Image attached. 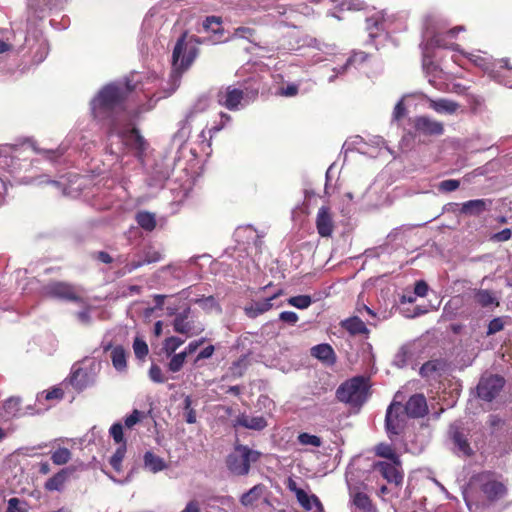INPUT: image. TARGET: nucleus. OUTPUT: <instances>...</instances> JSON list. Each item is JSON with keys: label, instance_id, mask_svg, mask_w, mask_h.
I'll return each mask as SVG.
<instances>
[{"label": "nucleus", "instance_id": "f257e3e1", "mask_svg": "<svg viewBox=\"0 0 512 512\" xmlns=\"http://www.w3.org/2000/svg\"><path fill=\"white\" fill-rule=\"evenodd\" d=\"M132 92V87L127 84L125 86L108 84L104 86L91 101V111L95 119H108L109 123L113 119L117 124L127 121L126 116V100Z\"/></svg>", "mask_w": 512, "mask_h": 512}, {"label": "nucleus", "instance_id": "f03ea898", "mask_svg": "<svg viewBox=\"0 0 512 512\" xmlns=\"http://www.w3.org/2000/svg\"><path fill=\"white\" fill-rule=\"evenodd\" d=\"M107 133L109 136H118L121 139L123 145L133 153L134 157L141 164L145 163L146 152L149 148V143L140 134L138 128H120V124H117L116 120L113 119L109 124Z\"/></svg>", "mask_w": 512, "mask_h": 512}, {"label": "nucleus", "instance_id": "7ed1b4c3", "mask_svg": "<svg viewBox=\"0 0 512 512\" xmlns=\"http://www.w3.org/2000/svg\"><path fill=\"white\" fill-rule=\"evenodd\" d=\"M370 396L369 378L355 376L343 382L336 390V398L352 407H361Z\"/></svg>", "mask_w": 512, "mask_h": 512}, {"label": "nucleus", "instance_id": "20e7f679", "mask_svg": "<svg viewBox=\"0 0 512 512\" xmlns=\"http://www.w3.org/2000/svg\"><path fill=\"white\" fill-rule=\"evenodd\" d=\"M261 453L250 449L246 445H235L234 452L226 458V466L228 470L236 476H245L250 471V464L257 462Z\"/></svg>", "mask_w": 512, "mask_h": 512}, {"label": "nucleus", "instance_id": "39448f33", "mask_svg": "<svg viewBox=\"0 0 512 512\" xmlns=\"http://www.w3.org/2000/svg\"><path fill=\"white\" fill-rule=\"evenodd\" d=\"M473 480L489 503L497 502L507 494L506 485L491 471L480 472L473 477Z\"/></svg>", "mask_w": 512, "mask_h": 512}, {"label": "nucleus", "instance_id": "423d86ee", "mask_svg": "<svg viewBox=\"0 0 512 512\" xmlns=\"http://www.w3.org/2000/svg\"><path fill=\"white\" fill-rule=\"evenodd\" d=\"M81 289L69 282L52 281L43 287L45 296L69 302H82Z\"/></svg>", "mask_w": 512, "mask_h": 512}, {"label": "nucleus", "instance_id": "0eeeda50", "mask_svg": "<svg viewBox=\"0 0 512 512\" xmlns=\"http://www.w3.org/2000/svg\"><path fill=\"white\" fill-rule=\"evenodd\" d=\"M406 417L401 402L393 400L388 406L385 415V428L390 439L400 435L406 427Z\"/></svg>", "mask_w": 512, "mask_h": 512}, {"label": "nucleus", "instance_id": "6e6552de", "mask_svg": "<svg viewBox=\"0 0 512 512\" xmlns=\"http://www.w3.org/2000/svg\"><path fill=\"white\" fill-rule=\"evenodd\" d=\"M504 385L505 379L500 375H483L476 387L477 395L480 399L491 402L499 395Z\"/></svg>", "mask_w": 512, "mask_h": 512}, {"label": "nucleus", "instance_id": "1a4fd4ad", "mask_svg": "<svg viewBox=\"0 0 512 512\" xmlns=\"http://www.w3.org/2000/svg\"><path fill=\"white\" fill-rule=\"evenodd\" d=\"M191 309L188 307L182 312L176 314L172 325L176 333L186 335L187 337L197 336L204 331V326L190 317Z\"/></svg>", "mask_w": 512, "mask_h": 512}, {"label": "nucleus", "instance_id": "9d476101", "mask_svg": "<svg viewBox=\"0 0 512 512\" xmlns=\"http://www.w3.org/2000/svg\"><path fill=\"white\" fill-rule=\"evenodd\" d=\"M244 100V91L233 85L220 88L216 94L217 103L230 111L239 110L243 106L242 102Z\"/></svg>", "mask_w": 512, "mask_h": 512}, {"label": "nucleus", "instance_id": "9b49d317", "mask_svg": "<svg viewBox=\"0 0 512 512\" xmlns=\"http://www.w3.org/2000/svg\"><path fill=\"white\" fill-rule=\"evenodd\" d=\"M185 39L186 33L177 40L172 53V64L178 72L187 70L196 57L195 48H191L186 54H184L187 49Z\"/></svg>", "mask_w": 512, "mask_h": 512}, {"label": "nucleus", "instance_id": "f8f14e48", "mask_svg": "<svg viewBox=\"0 0 512 512\" xmlns=\"http://www.w3.org/2000/svg\"><path fill=\"white\" fill-rule=\"evenodd\" d=\"M414 137L417 136H440L444 133V125L440 121L431 119L428 116H417L412 120Z\"/></svg>", "mask_w": 512, "mask_h": 512}, {"label": "nucleus", "instance_id": "ddd939ff", "mask_svg": "<svg viewBox=\"0 0 512 512\" xmlns=\"http://www.w3.org/2000/svg\"><path fill=\"white\" fill-rule=\"evenodd\" d=\"M448 435L458 453L463 456L470 457L474 451L469 442L470 432L459 424H451Z\"/></svg>", "mask_w": 512, "mask_h": 512}, {"label": "nucleus", "instance_id": "4468645a", "mask_svg": "<svg viewBox=\"0 0 512 512\" xmlns=\"http://www.w3.org/2000/svg\"><path fill=\"white\" fill-rule=\"evenodd\" d=\"M401 465L400 459H398L397 464L395 461H377L373 463L372 468L374 471L379 472L388 483L400 485L403 481Z\"/></svg>", "mask_w": 512, "mask_h": 512}, {"label": "nucleus", "instance_id": "2eb2a0df", "mask_svg": "<svg viewBox=\"0 0 512 512\" xmlns=\"http://www.w3.org/2000/svg\"><path fill=\"white\" fill-rule=\"evenodd\" d=\"M78 466L70 465L60 469L44 483V489L48 492H62L66 482L77 471Z\"/></svg>", "mask_w": 512, "mask_h": 512}, {"label": "nucleus", "instance_id": "dca6fc26", "mask_svg": "<svg viewBox=\"0 0 512 512\" xmlns=\"http://www.w3.org/2000/svg\"><path fill=\"white\" fill-rule=\"evenodd\" d=\"M489 75L499 83L512 88V66L509 64L508 59H498L492 63V68L489 70Z\"/></svg>", "mask_w": 512, "mask_h": 512}, {"label": "nucleus", "instance_id": "f3484780", "mask_svg": "<svg viewBox=\"0 0 512 512\" xmlns=\"http://www.w3.org/2000/svg\"><path fill=\"white\" fill-rule=\"evenodd\" d=\"M69 382L78 391H82L93 384L94 378L90 370L74 364L71 369Z\"/></svg>", "mask_w": 512, "mask_h": 512}, {"label": "nucleus", "instance_id": "a211bd4d", "mask_svg": "<svg viewBox=\"0 0 512 512\" xmlns=\"http://www.w3.org/2000/svg\"><path fill=\"white\" fill-rule=\"evenodd\" d=\"M316 229L321 237H330L334 231V221L328 206L319 208L316 216Z\"/></svg>", "mask_w": 512, "mask_h": 512}, {"label": "nucleus", "instance_id": "6ab92c4d", "mask_svg": "<svg viewBox=\"0 0 512 512\" xmlns=\"http://www.w3.org/2000/svg\"><path fill=\"white\" fill-rule=\"evenodd\" d=\"M403 409L410 418H421L428 413V405L423 394H414L406 402Z\"/></svg>", "mask_w": 512, "mask_h": 512}, {"label": "nucleus", "instance_id": "aec40b11", "mask_svg": "<svg viewBox=\"0 0 512 512\" xmlns=\"http://www.w3.org/2000/svg\"><path fill=\"white\" fill-rule=\"evenodd\" d=\"M491 199H474L461 204L460 214L465 216H480L486 211H489L492 206Z\"/></svg>", "mask_w": 512, "mask_h": 512}, {"label": "nucleus", "instance_id": "412c9836", "mask_svg": "<svg viewBox=\"0 0 512 512\" xmlns=\"http://www.w3.org/2000/svg\"><path fill=\"white\" fill-rule=\"evenodd\" d=\"M234 427H244L255 431H261L267 427V421L263 416L251 417L242 413L236 417L233 423Z\"/></svg>", "mask_w": 512, "mask_h": 512}, {"label": "nucleus", "instance_id": "4be33fe9", "mask_svg": "<svg viewBox=\"0 0 512 512\" xmlns=\"http://www.w3.org/2000/svg\"><path fill=\"white\" fill-rule=\"evenodd\" d=\"M281 294V291L275 293L273 296L266 298L262 301H257L244 308L246 315L249 318H256L259 315L269 311L272 307V300L277 298Z\"/></svg>", "mask_w": 512, "mask_h": 512}, {"label": "nucleus", "instance_id": "5701e85b", "mask_svg": "<svg viewBox=\"0 0 512 512\" xmlns=\"http://www.w3.org/2000/svg\"><path fill=\"white\" fill-rule=\"evenodd\" d=\"M111 349V361L113 364V367L119 371H125L127 369V352L121 345H117L115 347H112L111 344H108L104 350L107 351Z\"/></svg>", "mask_w": 512, "mask_h": 512}, {"label": "nucleus", "instance_id": "b1692460", "mask_svg": "<svg viewBox=\"0 0 512 512\" xmlns=\"http://www.w3.org/2000/svg\"><path fill=\"white\" fill-rule=\"evenodd\" d=\"M341 327L352 336L369 334V329L358 316H352L341 321Z\"/></svg>", "mask_w": 512, "mask_h": 512}, {"label": "nucleus", "instance_id": "393cba45", "mask_svg": "<svg viewBox=\"0 0 512 512\" xmlns=\"http://www.w3.org/2000/svg\"><path fill=\"white\" fill-rule=\"evenodd\" d=\"M311 355L327 364H334L336 360L333 348L326 343L313 346L311 348Z\"/></svg>", "mask_w": 512, "mask_h": 512}, {"label": "nucleus", "instance_id": "a878e982", "mask_svg": "<svg viewBox=\"0 0 512 512\" xmlns=\"http://www.w3.org/2000/svg\"><path fill=\"white\" fill-rule=\"evenodd\" d=\"M352 504L355 508L361 512H367L375 509L376 506L373 504L371 498L364 492L355 491L351 493Z\"/></svg>", "mask_w": 512, "mask_h": 512}, {"label": "nucleus", "instance_id": "bb28decb", "mask_svg": "<svg viewBox=\"0 0 512 512\" xmlns=\"http://www.w3.org/2000/svg\"><path fill=\"white\" fill-rule=\"evenodd\" d=\"M445 369V362L441 359H434L425 362L420 368V375L424 378L434 377Z\"/></svg>", "mask_w": 512, "mask_h": 512}, {"label": "nucleus", "instance_id": "cd10ccee", "mask_svg": "<svg viewBox=\"0 0 512 512\" xmlns=\"http://www.w3.org/2000/svg\"><path fill=\"white\" fill-rule=\"evenodd\" d=\"M144 466L152 473L160 472L167 467L164 459L151 451H147L144 454Z\"/></svg>", "mask_w": 512, "mask_h": 512}, {"label": "nucleus", "instance_id": "c85d7f7f", "mask_svg": "<svg viewBox=\"0 0 512 512\" xmlns=\"http://www.w3.org/2000/svg\"><path fill=\"white\" fill-rule=\"evenodd\" d=\"M264 491H265V486L261 483L253 486L249 491H247L246 493H244L241 496V498H240L241 504L245 507L252 506L255 502H257L261 498Z\"/></svg>", "mask_w": 512, "mask_h": 512}, {"label": "nucleus", "instance_id": "c756f323", "mask_svg": "<svg viewBox=\"0 0 512 512\" xmlns=\"http://www.w3.org/2000/svg\"><path fill=\"white\" fill-rule=\"evenodd\" d=\"M429 106L438 113L448 114L455 113L459 107L458 103L448 99L430 100Z\"/></svg>", "mask_w": 512, "mask_h": 512}, {"label": "nucleus", "instance_id": "7c9ffc66", "mask_svg": "<svg viewBox=\"0 0 512 512\" xmlns=\"http://www.w3.org/2000/svg\"><path fill=\"white\" fill-rule=\"evenodd\" d=\"M475 301L481 307L486 308L491 305L499 306V301L494 294L486 289H479L475 292Z\"/></svg>", "mask_w": 512, "mask_h": 512}, {"label": "nucleus", "instance_id": "2f4dec72", "mask_svg": "<svg viewBox=\"0 0 512 512\" xmlns=\"http://www.w3.org/2000/svg\"><path fill=\"white\" fill-rule=\"evenodd\" d=\"M451 36L446 33H438L432 38V42L438 48L460 51V45L451 41Z\"/></svg>", "mask_w": 512, "mask_h": 512}, {"label": "nucleus", "instance_id": "473e14b6", "mask_svg": "<svg viewBox=\"0 0 512 512\" xmlns=\"http://www.w3.org/2000/svg\"><path fill=\"white\" fill-rule=\"evenodd\" d=\"M136 222L145 231H153L156 227L155 215L148 211L138 212L136 215Z\"/></svg>", "mask_w": 512, "mask_h": 512}, {"label": "nucleus", "instance_id": "72a5a7b5", "mask_svg": "<svg viewBox=\"0 0 512 512\" xmlns=\"http://www.w3.org/2000/svg\"><path fill=\"white\" fill-rule=\"evenodd\" d=\"M203 28L206 32H211L214 35L222 36L224 33L222 18L219 16H207L203 21Z\"/></svg>", "mask_w": 512, "mask_h": 512}, {"label": "nucleus", "instance_id": "f704fd0d", "mask_svg": "<svg viewBox=\"0 0 512 512\" xmlns=\"http://www.w3.org/2000/svg\"><path fill=\"white\" fill-rule=\"evenodd\" d=\"M375 453L377 456L386 458L389 461H395L397 464L399 455L396 453L394 448L390 444L380 443L375 447Z\"/></svg>", "mask_w": 512, "mask_h": 512}, {"label": "nucleus", "instance_id": "c9c22d12", "mask_svg": "<svg viewBox=\"0 0 512 512\" xmlns=\"http://www.w3.org/2000/svg\"><path fill=\"white\" fill-rule=\"evenodd\" d=\"M72 458L71 451L66 447H59L51 453V460L55 465H66Z\"/></svg>", "mask_w": 512, "mask_h": 512}, {"label": "nucleus", "instance_id": "e433bc0d", "mask_svg": "<svg viewBox=\"0 0 512 512\" xmlns=\"http://www.w3.org/2000/svg\"><path fill=\"white\" fill-rule=\"evenodd\" d=\"M20 409L21 399L19 397H10L3 403V410L8 418L15 417Z\"/></svg>", "mask_w": 512, "mask_h": 512}, {"label": "nucleus", "instance_id": "4c0bfd02", "mask_svg": "<svg viewBox=\"0 0 512 512\" xmlns=\"http://www.w3.org/2000/svg\"><path fill=\"white\" fill-rule=\"evenodd\" d=\"M296 498L298 502L301 504V506L309 511L312 509V501L319 507H322L321 502L319 501L318 497L315 495H312L311 497L302 489L299 491H296Z\"/></svg>", "mask_w": 512, "mask_h": 512}, {"label": "nucleus", "instance_id": "58836bf2", "mask_svg": "<svg viewBox=\"0 0 512 512\" xmlns=\"http://www.w3.org/2000/svg\"><path fill=\"white\" fill-rule=\"evenodd\" d=\"M125 453L126 445L122 444L116 449V451L110 458L109 463L116 472H121L122 470V461L125 457Z\"/></svg>", "mask_w": 512, "mask_h": 512}, {"label": "nucleus", "instance_id": "ea45409f", "mask_svg": "<svg viewBox=\"0 0 512 512\" xmlns=\"http://www.w3.org/2000/svg\"><path fill=\"white\" fill-rule=\"evenodd\" d=\"M132 347H133V352L135 354V357L140 361H144L149 353V348H148L147 343L140 337H136L133 341Z\"/></svg>", "mask_w": 512, "mask_h": 512}, {"label": "nucleus", "instance_id": "a19ab883", "mask_svg": "<svg viewBox=\"0 0 512 512\" xmlns=\"http://www.w3.org/2000/svg\"><path fill=\"white\" fill-rule=\"evenodd\" d=\"M183 343V339L171 336L164 340L162 349L167 356H171Z\"/></svg>", "mask_w": 512, "mask_h": 512}, {"label": "nucleus", "instance_id": "79ce46f5", "mask_svg": "<svg viewBox=\"0 0 512 512\" xmlns=\"http://www.w3.org/2000/svg\"><path fill=\"white\" fill-rule=\"evenodd\" d=\"M163 259V254L154 247L149 246L143 250V258L145 265L159 262Z\"/></svg>", "mask_w": 512, "mask_h": 512}, {"label": "nucleus", "instance_id": "37998d69", "mask_svg": "<svg viewBox=\"0 0 512 512\" xmlns=\"http://www.w3.org/2000/svg\"><path fill=\"white\" fill-rule=\"evenodd\" d=\"M183 409H184L185 421L188 424L196 423L197 416H196V411L192 408V398H191V396H186L184 398Z\"/></svg>", "mask_w": 512, "mask_h": 512}, {"label": "nucleus", "instance_id": "c03bdc74", "mask_svg": "<svg viewBox=\"0 0 512 512\" xmlns=\"http://www.w3.org/2000/svg\"><path fill=\"white\" fill-rule=\"evenodd\" d=\"M186 357V353L183 352L173 354L172 358L170 359L167 365L168 370L173 373L179 372L185 363Z\"/></svg>", "mask_w": 512, "mask_h": 512}, {"label": "nucleus", "instance_id": "a18cd8bd", "mask_svg": "<svg viewBox=\"0 0 512 512\" xmlns=\"http://www.w3.org/2000/svg\"><path fill=\"white\" fill-rule=\"evenodd\" d=\"M231 120L232 118L229 114L221 112L219 122L215 123L208 129L209 137L212 138L216 133L224 129Z\"/></svg>", "mask_w": 512, "mask_h": 512}, {"label": "nucleus", "instance_id": "49530a36", "mask_svg": "<svg viewBox=\"0 0 512 512\" xmlns=\"http://www.w3.org/2000/svg\"><path fill=\"white\" fill-rule=\"evenodd\" d=\"M312 303V299L309 295H298L288 299V304L298 309H306Z\"/></svg>", "mask_w": 512, "mask_h": 512}, {"label": "nucleus", "instance_id": "de8ad7c7", "mask_svg": "<svg viewBox=\"0 0 512 512\" xmlns=\"http://www.w3.org/2000/svg\"><path fill=\"white\" fill-rule=\"evenodd\" d=\"M298 442L301 445H311L314 447H320L322 445L321 438L316 435H311L309 433L303 432L300 433L297 437Z\"/></svg>", "mask_w": 512, "mask_h": 512}, {"label": "nucleus", "instance_id": "09e8293b", "mask_svg": "<svg viewBox=\"0 0 512 512\" xmlns=\"http://www.w3.org/2000/svg\"><path fill=\"white\" fill-rule=\"evenodd\" d=\"M109 433L111 435V437L113 438V440L117 443V444H125L126 445V442L124 440V433H123V426L121 423H114L110 429H109Z\"/></svg>", "mask_w": 512, "mask_h": 512}, {"label": "nucleus", "instance_id": "8fccbe9b", "mask_svg": "<svg viewBox=\"0 0 512 512\" xmlns=\"http://www.w3.org/2000/svg\"><path fill=\"white\" fill-rule=\"evenodd\" d=\"M504 329V321L501 317H496L492 319L487 327V336L496 334L497 332H500Z\"/></svg>", "mask_w": 512, "mask_h": 512}, {"label": "nucleus", "instance_id": "3c124183", "mask_svg": "<svg viewBox=\"0 0 512 512\" xmlns=\"http://www.w3.org/2000/svg\"><path fill=\"white\" fill-rule=\"evenodd\" d=\"M149 377L155 383H164L167 380L164 377L161 368L156 364L151 365L149 369Z\"/></svg>", "mask_w": 512, "mask_h": 512}, {"label": "nucleus", "instance_id": "603ef678", "mask_svg": "<svg viewBox=\"0 0 512 512\" xmlns=\"http://www.w3.org/2000/svg\"><path fill=\"white\" fill-rule=\"evenodd\" d=\"M256 31L250 27H238L234 30L233 38L239 37L251 41V37L255 35Z\"/></svg>", "mask_w": 512, "mask_h": 512}, {"label": "nucleus", "instance_id": "864d4df0", "mask_svg": "<svg viewBox=\"0 0 512 512\" xmlns=\"http://www.w3.org/2000/svg\"><path fill=\"white\" fill-rule=\"evenodd\" d=\"M460 181L456 179H447L439 184V189L443 192H452L459 188Z\"/></svg>", "mask_w": 512, "mask_h": 512}, {"label": "nucleus", "instance_id": "5fc2aeb1", "mask_svg": "<svg viewBox=\"0 0 512 512\" xmlns=\"http://www.w3.org/2000/svg\"><path fill=\"white\" fill-rule=\"evenodd\" d=\"M279 319L285 323H288L290 325H294L297 323L299 317L298 315L293 311H283L279 314Z\"/></svg>", "mask_w": 512, "mask_h": 512}, {"label": "nucleus", "instance_id": "6e6d98bb", "mask_svg": "<svg viewBox=\"0 0 512 512\" xmlns=\"http://www.w3.org/2000/svg\"><path fill=\"white\" fill-rule=\"evenodd\" d=\"M429 286L424 280H418L414 286V293L416 296L425 297L428 293Z\"/></svg>", "mask_w": 512, "mask_h": 512}, {"label": "nucleus", "instance_id": "4d7b16f0", "mask_svg": "<svg viewBox=\"0 0 512 512\" xmlns=\"http://www.w3.org/2000/svg\"><path fill=\"white\" fill-rule=\"evenodd\" d=\"M141 418V412L137 409L133 410V412L125 418V426L127 428H132L136 425Z\"/></svg>", "mask_w": 512, "mask_h": 512}, {"label": "nucleus", "instance_id": "13d9d810", "mask_svg": "<svg viewBox=\"0 0 512 512\" xmlns=\"http://www.w3.org/2000/svg\"><path fill=\"white\" fill-rule=\"evenodd\" d=\"M64 397V392L61 388L54 387L51 390H48L45 395L46 400H52V399H62Z\"/></svg>", "mask_w": 512, "mask_h": 512}, {"label": "nucleus", "instance_id": "bf43d9fd", "mask_svg": "<svg viewBox=\"0 0 512 512\" xmlns=\"http://www.w3.org/2000/svg\"><path fill=\"white\" fill-rule=\"evenodd\" d=\"M511 238V230L509 228H505L497 233H495L492 237L493 240L498 242H505Z\"/></svg>", "mask_w": 512, "mask_h": 512}, {"label": "nucleus", "instance_id": "052dcab7", "mask_svg": "<svg viewBox=\"0 0 512 512\" xmlns=\"http://www.w3.org/2000/svg\"><path fill=\"white\" fill-rule=\"evenodd\" d=\"M405 113H406V107H405L403 101H399L394 107L393 118L395 120H400L401 118H403L405 116Z\"/></svg>", "mask_w": 512, "mask_h": 512}, {"label": "nucleus", "instance_id": "680f3d73", "mask_svg": "<svg viewBox=\"0 0 512 512\" xmlns=\"http://www.w3.org/2000/svg\"><path fill=\"white\" fill-rule=\"evenodd\" d=\"M215 351V348L213 345H209L207 347H205L203 350H201L199 352V354L197 355L196 359H195V364L201 360V359H207V358H210L213 353Z\"/></svg>", "mask_w": 512, "mask_h": 512}, {"label": "nucleus", "instance_id": "e2e57ef3", "mask_svg": "<svg viewBox=\"0 0 512 512\" xmlns=\"http://www.w3.org/2000/svg\"><path fill=\"white\" fill-rule=\"evenodd\" d=\"M93 258L105 264H110L113 262L111 255L105 251H98L94 253Z\"/></svg>", "mask_w": 512, "mask_h": 512}, {"label": "nucleus", "instance_id": "0e129e2a", "mask_svg": "<svg viewBox=\"0 0 512 512\" xmlns=\"http://www.w3.org/2000/svg\"><path fill=\"white\" fill-rule=\"evenodd\" d=\"M204 342V339L198 340V341H192L188 344V346L185 348L183 353H186V356L194 353L200 345H202Z\"/></svg>", "mask_w": 512, "mask_h": 512}, {"label": "nucleus", "instance_id": "69168bd1", "mask_svg": "<svg viewBox=\"0 0 512 512\" xmlns=\"http://www.w3.org/2000/svg\"><path fill=\"white\" fill-rule=\"evenodd\" d=\"M181 512H201L200 504L197 500H191Z\"/></svg>", "mask_w": 512, "mask_h": 512}, {"label": "nucleus", "instance_id": "338daca9", "mask_svg": "<svg viewBox=\"0 0 512 512\" xmlns=\"http://www.w3.org/2000/svg\"><path fill=\"white\" fill-rule=\"evenodd\" d=\"M145 263L142 259L140 260H133L131 261L130 263H128L126 266H125V270L127 273H131L133 272L134 270L144 266Z\"/></svg>", "mask_w": 512, "mask_h": 512}, {"label": "nucleus", "instance_id": "774afa93", "mask_svg": "<svg viewBox=\"0 0 512 512\" xmlns=\"http://www.w3.org/2000/svg\"><path fill=\"white\" fill-rule=\"evenodd\" d=\"M18 146L14 144H5L0 147V157L6 156L9 153L15 152Z\"/></svg>", "mask_w": 512, "mask_h": 512}]
</instances>
